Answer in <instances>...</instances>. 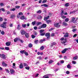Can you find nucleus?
<instances>
[{
    "label": "nucleus",
    "mask_w": 78,
    "mask_h": 78,
    "mask_svg": "<svg viewBox=\"0 0 78 78\" xmlns=\"http://www.w3.org/2000/svg\"><path fill=\"white\" fill-rule=\"evenodd\" d=\"M64 37H69V33L67 32L64 35Z\"/></svg>",
    "instance_id": "5"
},
{
    "label": "nucleus",
    "mask_w": 78,
    "mask_h": 78,
    "mask_svg": "<svg viewBox=\"0 0 78 78\" xmlns=\"http://www.w3.org/2000/svg\"><path fill=\"white\" fill-rule=\"evenodd\" d=\"M45 34L44 33L40 34V35H41V36H44V35H45Z\"/></svg>",
    "instance_id": "60"
},
{
    "label": "nucleus",
    "mask_w": 78,
    "mask_h": 78,
    "mask_svg": "<svg viewBox=\"0 0 78 78\" xmlns=\"http://www.w3.org/2000/svg\"><path fill=\"white\" fill-rule=\"evenodd\" d=\"M34 34L35 36H36L37 35V33L35 32L34 33Z\"/></svg>",
    "instance_id": "61"
},
{
    "label": "nucleus",
    "mask_w": 78,
    "mask_h": 78,
    "mask_svg": "<svg viewBox=\"0 0 78 78\" xmlns=\"http://www.w3.org/2000/svg\"><path fill=\"white\" fill-rule=\"evenodd\" d=\"M5 71H6V72H7V73H9V71L8 69H5Z\"/></svg>",
    "instance_id": "53"
},
{
    "label": "nucleus",
    "mask_w": 78,
    "mask_h": 78,
    "mask_svg": "<svg viewBox=\"0 0 78 78\" xmlns=\"http://www.w3.org/2000/svg\"><path fill=\"white\" fill-rule=\"evenodd\" d=\"M47 27V24H43L42 25L39 26L38 29H41V28H45Z\"/></svg>",
    "instance_id": "1"
},
{
    "label": "nucleus",
    "mask_w": 78,
    "mask_h": 78,
    "mask_svg": "<svg viewBox=\"0 0 78 78\" xmlns=\"http://www.w3.org/2000/svg\"><path fill=\"white\" fill-rule=\"evenodd\" d=\"M28 47H29V48H31L33 47V45H32V44L31 43H30L28 44Z\"/></svg>",
    "instance_id": "21"
},
{
    "label": "nucleus",
    "mask_w": 78,
    "mask_h": 78,
    "mask_svg": "<svg viewBox=\"0 0 78 78\" xmlns=\"http://www.w3.org/2000/svg\"><path fill=\"white\" fill-rule=\"evenodd\" d=\"M36 24L37 26H38V25H40L42 24V22H37L36 23Z\"/></svg>",
    "instance_id": "13"
},
{
    "label": "nucleus",
    "mask_w": 78,
    "mask_h": 78,
    "mask_svg": "<svg viewBox=\"0 0 78 78\" xmlns=\"http://www.w3.org/2000/svg\"><path fill=\"white\" fill-rule=\"evenodd\" d=\"M46 22L47 23H48H48H50V22H51V21L50 20H47L46 21Z\"/></svg>",
    "instance_id": "24"
},
{
    "label": "nucleus",
    "mask_w": 78,
    "mask_h": 78,
    "mask_svg": "<svg viewBox=\"0 0 78 78\" xmlns=\"http://www.w3.org/2000/svg\"><path fill=\"white\" fill-rule=\"evenodd\" d=\"M25 50L21 51H20V53H21L22 54L25 53Z\"/></svg>",
    "instance_id": "26"
},
{
    "label": "nucleus",
    "mask_w": 78,
    "mask_h": 78,
    "mask_svg": "<svg viewBox=\"0 0 78 78\" xmlns=\"http://www.w3.org/2000/svg\"><path fill=\"white\" fill-rule=\"evenodd\" d=\"M60 63L61 64H63L64 62V61L62 60H61L60 61Z\"/></svg>",
    "instance_id": "47"
},
{
    "label": "nucleus",
    "mask_w": 78,
    "mask_h": 78,
    "mask_svg": "<svg viewBox=\"0 0 78 78\" xmlns=\"http://www.w3.org/2000/svg\"><path fill=\"white\" fill-rule=\"evenodd\" d=\"M78 59V56H76L73 57V60H76Z\"/></svg>",
    "instance_id": "20"
},
{
    "label": "nucleus",
    "mask_w": 78,
    "mask_h": 78,
    "mask_svg": "<svg viewBox=\"0 0 78 78\" xmlns=\"http://www.w3.org/2000/svg\"><path fill=\"white\" fill-rule=\"evenodd\" d=\"M38 42H39V40H35L34 41V42L35 43V44H37Z\"/></svg>",
    "instance_id": "49"
},
{
    "label": "nucleus",
    "mask_w": 78,
    "mask_h": 78,
    "mask_svg": "<svg viewBox=\"0 0 78 78\" xmlns=\"http://www.w3.org/2000/svg\"><path fill=\"white\" fill-rule=\"evenodd\" d=\"M54 61L53 60H50V61H49V64H51V63H53V62Z\"/></svg>",
    "instance_id": "36"
},
{
    "label": "nucleus",
    "mask_w": 78,
    "mask_h": 78,
    "mask_svg": "<svg viewBox=\"0 0 78 78\" xmlns=\"http://www.w3.org/2000/svg\"><path fill=\"white\" fill-rule=\"evenodd\" d=\"M50 34L49 33H46V34H45V36L46 37H48V36H50Z\"/></svg>",
    "instance_id": "18"
},
{
    "label": "nucleus",
    "mask_w": 78,
    "mask_h": 78,
    "mask_svg": "<svg viewBox=\"0 0 78 78\" xmlns=\"http://www.w3.org/2000/svg\"><path fill=\"white\" fill-rule=\"evenodd\" d=\"M76 12V11H72L71 12H70V14H73L74 13H75Z\"/></svg>",
    "instance_id": "31"
},
{
    "label": "nucleus",
    "mask_w": 78,
    "mask_h": 78,
    "mask_svg": "<svg viewBox=\"0 0 78 78\" xmlns=\"http://www.w3.org/2000/svg\"><path fill=\"white\" fill-rule=\"evenodd\" d=\"M42 18V17L41 16H40L38 19H41Z\"/></svg>",
    "instance_id": "63"
},
{
    "label": "nucleus",
    "mask_w": 78,
    "mask_h": 78,
    "mask_svg": "<svg viewBox=\"0 0 78 78\" xmlns=\"http://www.w3.org/2000/svg\"><path fill=\"white\" fill-rule=\"evenodd\" d=\"M42 12V11H41V10H39L37 12V13H38V14H41Z\"/></svg>",
    "instance_id": "40"
},
{
    "label": "nucleus",
    "mask_w": 78,
    "mask_h": 78,
    "mask_svg": "<svg viewBox=\"0 0 78 78\" xmlns=\"http://www.w3.org/2000/svg\"><path fill=\"white\" fill-rule=\"evenodd\" d=\"M44 48V46H42L40 48V50H43Z\"/></svg>",
    "instance_id": "41"
},
{
    "label": "nucleus",
    "mask_w": 78,
    "mask_h": 78,
    "mask_svg": "<svg viewBox=\"0 0 78 78\" xmlns=\"http://www.w3.org/2000/svg\"><path fill=\"white\" fill-rule=\"evenodd\" d=\"M25 36L26 38H28L29 37V34L28 33H26Z\"/></svg>",
    "instance_id": "19"
},
{
    "label": "nucleus",
    "mask_w": 78,
    "mask_h": 78,
    "mask_svg": "<svg viewBox=\"0 0 78 78\" xmlns=\"http://www.w3.org/2000/svg\"><path fill=\"white\" fill-rule=\"evenodd\" d=\"M31 37H32V38L33 39H34V38L36 37V36L32 34L31 35Z\"/></svg>",
    "instance_id": "50"
},
{
    "label": "nucleus",
    "mask_w": 78,
    "mask_h": 78,
    "mask_svg": "<svg viewBox=\"0 0 78 78\" xmlns=\"http://www.w3.org/2000/svg\"><path fill=\"white\" fill-rule=\"evenodd\" d=\"M20 25L18 24V27H17V29L18 30H20Z\"/></svg>",
    "instance_id": "29"
},
{
    "label": "nucleus",
    "mask_w": 78,
    "mask_h": 78,
    "mask_svg": "<svg viewBox=\"0 0 78 78\" xmlns=\"http://www.w3.org/2000/svg\"><path fill=\"white\" fill-rule=\"evenodd\" d=\"M78 19V18H77L76 19V20H75L73 22V23H76V22H77V20Z\"/></svg>",
    "instance_id": "35"
},
{
    "label": "nucleus",
    "mask_w": 78,
    "mask_h": 78,
    "mask_svg": "<svg viewBox=\"0 0 78 78\" xmlns=\"http://www.w3.org/2000/svg\"><path fill=\"white\" fill-rule=\"evenodd\" d=\"M67 68H68V69H70V68H71V66H70V65L68 64L67 66Z\"/></svg>",
    "instance_id": "33"
},
{
    "label": "nucleus",
    "mask_w": 78,
    "mask_h": 78,
    "mask_svg": "<svg viewBox=\"0 0 78 78\" xmlns=\"http://www.w3.org/2000/svg\"><path fill=\"white\" fill-rule=\"evenodd\" d=\"M20 19L21 20H23V19H25V16H22L20 17Z\"/></svg>",
    "instance_id": "22"
},
{
    "label": "nucleus",
    "mask_w": 78,
    "mask_h": 78,
    "mask_svg": "<svg viewBox=\"0 0 78 78\" xmlns=\"http://www.w3.org/2000/svg\"><path fill=\"white\" fill-rule=\"evenodd\" d=\"M56 43V42H53L51 44V45H50V47H53V45H55Z\"/></svg>",
    "instance_id": "10"
},
{
    "label": "nucleus",
    "mask_w": 78,
    "mask_h": 78,
    "mask_svg": "<svg viewBox=\"0 0 78 78\" xmlns=\"http://www.w3.org/2000/svg\"><path fill=\"white\" fill-rule=\"evenodd\" d=\"M25 69H27V70H29L30 67L28 66V67H26L25 68Z\"/></svg>",
    "instance_id": "58"
},
{
    "label": "nucleus",
    "mask_w": 78,
    "mask_h": 78,
    "mask_svg": "<svg viewBox=\"0 0 78 78\" xmlns=\"http://www.w3.org/2000/svg\"><path fill=\"white\" fill-rule=\"evenodd\" d=\"M15 10H16V9H15V8H13V9H10V11H15Z\"/></svg>",
    "instance_id": "38"
},
{
    "label": "nucleus",
    "mask_w": 78,
    "mask_h": 78,
    "mask_svg": "<svg viewBox=\"0 0 78 78\" xmlns=\"http://www.w3.org/2000/svg\"><path fill=\"white\" fill-rule=\"evenodd\" d=\"M9 27H13L12 24L11 23L10 24Z\"/></svg>",
    "instance_id": "64"
},
{
    "label": "nucleus",
    "mask_w": 78,
    "mask_h": 78,
    "mask_svg": "<svg viewBox=\"0 0 78 78\" xmlns=\"http://www.w3.org/2000/svg\"><path fill=\"white\" fill-rule=\"evenodd\" d=\"M37 58L39 59H40V60H42V57L41 56H39V57H37Z\"/></svg>",
    "instance_id": "34"
},
{
    "label": "nucleus",
    "mask_w": 78,
    "mask_h": 78,
    "mask_svg": "<svg viewBox=\"0 0 78 78\" xmlns=\"http://www.w3.org/2000/svg\"><path fill=\"white\" fill-rule=\"evenodd\" d=\"M75 18L74 17H72L71 18V22H74L75 21Z\"/></svg>",
    "instance_id": "27"
},
{
    "label": "nucleus",
    "mask_w": 78,
    "mask_h": 78,
    "mask_svg": "<svg viewBox=\"0 0 78 78\" xmlns=\"http://www.w3.org/2000/svg\"><path fill=\"white\" fill-rule=\"evenodd\" d=\"M15 8L17 9H19V8H20V6L18 5L16 6H15Z\"/></svg>",
    "instance_id": "54"
},
{
    "label": "nucleus",
    "mask_w": 78,
    "mask_h": 78,
    "mask_svg": "<svg viewBox=\"0 0 78 78\" xmlns=\"http://www.w3.org/2000/svg\"><path fill=\"white\" fill-rule=\"evenodd\" d=\"M65 22H69V19L68 18H67L65 20Z\"/></svg>",
    "instance_id": "32"
},
{
    "label": "nucleus",
    "mask_w": 78,
    "mask_h": 78,
    "mask_svg": "<svg viewBox=\"0 0 78 78\" xmlns=\"http://www.w3.org/2000/svg\"><path fill=\"white\" fill-rule=\"evenodd\" d=\"M68 50H69L68 48H65L64 50H63L62 51V53H63V54L65 53H66V51Z\"/></svg>",
    "instance_id": "4"
},
{
    "label": "nucleus",
    "mask_w": 78,
    "mask_h": 78,
    "mask_svg": "<svg viewBox=\"0 0 78 78\" xmlns=\"http://www.w3.org/2000/svg\"><path fill=\"white\" fill-rule=\"evenodd\" d=\"M36 21H34L32 22V24L33 25H34L36 24Z\"/></svg>",
    "instance_id": "42"
},
{
    "label": "nucleus",
    "mask_w": 78,
    "mask_h": 78,
    "mask_svg": "<svg viewBox=\"0 0 78 78\" xmlns=\"http://www.w3.org/2000/svg\"><path fill=\"white\" fill-rule=\"evenodd\" d=\"M62 25H64V26H67L68 24H67V23H66V22H65V21H64L63 22Z\"/></svg>",
    "instance_id": "16"
},
{
    "label": "nucleus",
    "mask_w": 78,
    "mask_h": 78,
    "mask_svg": "<svg viewBox=\"0 0 78 78\" xmlns=\"http://www.w3.org/2000/svg\"><path fill=\"white\" fill-rule=\"evenodd\" d=\"M6 25L3 24L0 25L1 27H2V28H6Z\"/></svg>",
    "instance_id": "6"
},
{
    "label": "nucleus",
    "mask_w": 78,
    "mask_h": 78,
    "mask_svg": "<svg viewBox=\"0 0 78 78\" xmlns=\"http://www.w3.org/2000/svg\"><path fill=\"white\" fill-rule=\"evenodd\" d=\"M10 17L12 19H13V18H15L16 17V16L14 15H12L10 16Z\"/></svg>",
    "instance_id": "17"
},
{
    "label": "nucleus",
    "mask_w": 78,
    "mask_h": 78,
    "mask_svg": "<svg viewBox=\"0 0 78 78\" xmlns=\"http://www.w3.org/2000/svg\"><path fill=\"white\" fill-rule=\"evenodd\" d=\"M61 17H62V19H66V16H61Z\"/></svg>",
    "instance_id": "44"
},
{
    "label": "nucleus",
    "mask_w": 78,
    "mask_h": 78,
    "mask_svg": "<svg viewBox=\"0 0 78 78\" xmlns=\"http://www.w3.org/2000/svg\"><path fill=\"white\" fill-rule=\"evenodd\" d=\"M44 7H48V5L45 4H44Z\"/></svg>",
    "instance_id": "59"
},
{
    "label": "nucleus",
    "mask_w": 78,
    "mask_h": 78,
    "mask_svg": "<svg viewBox=\"0 0 78 78\" xmlns=\"http://www.w3.org/2000/svg\"><path fill=\"white\" fill-rule=\"evenodd\" d=\"M39 41L40 42L42 43V42H43L44 41H45V39H44L43 40H41Z\"/></svg>",
    "instance_id": "30"
},
{
    "label": "nucleus",
    "mask_w": 78,
    "mask_h": 78,
    "mask_svg": "<svg viewBox=\"0 0 78 78\" xmlns=\"http://www.w3.org/2000/svg\"><path fill=\"white\" fill-rule=\"evenodd\" d=\"M1 34H2V35H4V34H5V32H4V31H2L1 32Z\"/></svg>",
    "instance_id": "56"
},
{
    "label": "nucleus",
    "mask_w": 78,
    "mask_h": 78,
    "mask_svg": "<svg viewBox=\"0 0 78 78\" xmlns=\"http://www.w3.org/2000/svg\"><path fill=\"white\" fill-rule=\"evenodd\" d=\"M19 16H22L23 15V13L22 12H20L19 13Z\"/></svg>",
    "instance_id": "48"
},
{
    "label": "nucleus",
    "mask_w": 78,
    "mask_h": 78,
    "mask_svg": "<svg viewBox=\"0 0 78 78\" xmlns=\"http://www.w3.org/2000/svg\"><path fill=\"white\" fill-rule=\"evenodd\" d=\"M5 44L6 46H9L11 45V42H7Z\"/></svg>",
    "instance_id": "11"
},
{
    "label": "nucleus",
    "mask_w": 78,
    "mask_h": 78,
    "mask_svg": "<svg viewBox=\"0 0 78 78\" xmlns=\"http://www.w3.org/2000/svg\"><path fill=\"white\" fill-rule=\"evenodd\" d=\"M19 67L20 69H23V65L22 63L20 64Z\"/></svg>",
    "instance_id": "7"
},
{
    "label": "nucleus",
    "mask_w": 78,
    "mask_h": 78,
    "mask_svg": "<svg viewBox=\"0 0 78 78\" xmlns=\"http://www.w3.org/2000/svg\"><path fill=\"white\" fill-rule=\"evenodd\" d=\"M51 36L52 37H53V36H55V33H52Z\"/></svg>",
    "instance_id": "55"
},
{
    "label": "nucleus",
    "mask_w": 78,
    "mask_h": 78,
    "mask_svg": "<svg viewBox=\"0 0 78 78\" xmlns=\"http://www.w3.org/2000/svg\"><path fill=\"white\" fill-rule=\"evenodd\" d=\"M61 11V15H63L64 14V10H62Z\"/></svg>",
    "instance_id": "52"
},
{
    "label": "nucleus",
    "mask_w": 78,
    "mask_h": 78,
    "mask_svg": "<svg viewBox=\"0 0 78 78\" xmlns=\"http://www.w3.org/2000/svg\"><path fill=\"white\" fill-rule=\"evenodd\" d=\"M22 27H23V28H26V27H27V24H22Z\"/></svg>",
    "instance_id": "23"
},
{
    "label": "nucleus",
    "mask_w": 78,
    "mask_h": 78,
    "mask_svg": "<svg viewBox=\"0 0 78 78\" xmlns=\"http://www.w3.org/2000/svg\"><path fill=\"white\" fill-rule=\"evenodd\" d=\"M54 26L55 27H57V28L60 27V26H61L59 23H55L54 24Z\"/></svg>",
    "instance_id": "2"
},
{
    "label": "nucleus",
    "mask_w": 78,
    "mask_h": 78,
    "mask_svg": "<svg viewBox=\"0 0 78 78\" xmlns=\"http://www.w3.org/2000/svg\"><path fill=\"white\" fill-rule=\"evenodd\" d=\"M1 10L3 12H5V10L4 8H1L0 9V10Z\"/></svg>",
    "instance_id": "45"
},
{
    "label": "nucleus",
    "mask_w": 78,
    "mask_h": 78,
    "mask_svg": "<svg viewBox=\"0 0 78 78\" xmlns=\"http://www.w3.org/2000/svg\"><path fill=\"white\" fill-rule=\"evenodd\" d=\"M10 72L11 73L13 74L14 73V70L13 69H11L10 70Z\"/></svg>",
    "instance_id": "14"
},
{
    "label": "nucleus",
    "mask_w": 78,
    "mask_h": 78,
    "mask_svg": "<svg viewBox=\"0 0 78 78\" xmlns=\"http://www.w3.org/2000/svg\"><path fill=\"white\" fill-rule=\"evenodd\" d=\"M24 54L25 55H26V56H28V53L25 51V52H24Z\"/></svg>",
    "instance_id": "51"
},
{
    "label": "nucleus",
    "mask_w": 78,
    "mask_h": 78,
    "mask_svg": "<svg viewBox=\"0 0 78 78\" xmlns=\"http://www.w3.org/2000/svg\"><path fill=\"white\" fill-rule=\"evenodd\" d=\"M5 49L6 50H9V48L8 47H5Z\"/></svg>",
    "instance_id": "39"
},
{
    "label": "nucleus",
    "mask_w": 78,
    "mask_h": 78,
    "mask_svg": "<svg viewBox=\"0 0 78 78\" xmlns=\"http://www.w3.org/2000/svg\"><path fill=\"white\" fill-rule=\"evenodd\" d=\"M1 57L3 59H5V58H6V57H5V55H4L3 54H1Z\"/></svg>",
    "instance_id": "8"
},
{
    "label": "nucleus",
    "mask_w": 78,
    "mask_h": 78,
    "mask_svg": "<svg viewBox=\"0 0 78 78\" xmlns=\"http://www.w3.org/2000/svg\"><path fill=\"white\" fill-rule=\"evenodd\" d=\"M49 75V74L43 76V78H49V76H48Z\"/></svg>",
    "instance_id": "12"
},
{
    "label": "nucleus",
    "mask_w": 78,
    "mask_h": 78,
    "mask_svg": "<svg viewBox=\"0 0 78 78\" xmlns=\"http://www.w3.org/2000/svg\"><path fill=\"white\" fill-rule=\"evenodd\" d=\"M44 31V30H40V33H43Z\"/></svg>",
    "instance_id": "43"
},
{
    "label": "nucleus",
    "mask_w": 78,
    "mask_h": 78,
    "mask_svg": "<svg viewBox=\"0 0 78 78\" xmlns=\"http://www.w3.org/2000/svg\"><path fill=\"white\" fill-rule=\"evenodd\" d=\"M50 17V16H47V17H45L44 18V20L45 21H46V20H48V19H49V18Z\"/></svg>",
    "instance_id": "15"
},
{
    "label": "nucleus",
    "mask_w": 78,
    "mask_h": 78,
    "mask_svg": "<svg viewBox=\"0 0 78 78\" xmlns=\"http://www.w3.org/2000/svg\"><path fill=\"white\" fill-rule=\"evenodd\" d=\"M23 64L24 67H27V66H28V64H27L26 63H23Z\"/></svg>",
    "instance_id": "25"
},
{
    "label": "nucleus",
    "mask_w": 78,
    "mask_h": 78,
    "mask_svg": "<svg viewBox=\"0 0 78 78\" xmlns=\"http://www.w3.org/2000/svg\"><path fill=\"white\" fill-rule=\"evenodd\" d=\"M22 35H24L26 34V32L23 30H22L20 31Z\"/></svg>",
    "instance_id": "3"
},
{
    "label": "nucleus",
    "mask_w": 78,
    "mask_h": 78,
    "mask_svg": "<svg viewBox=\"0 0 78 78\" xmlns=\"http://www.w3.org/2000/svg\"><path fill=\"white\" fill-rule=\"evenodd\" d=\"M2 64L3 66H4L5 67H7V64H6L4 62H2Z\"/></svg>",
    "instance_id": "9"
},
{
    "label": "nucleus",
    "mask_w": 78,
    "mask_h": 78,
    "mask_svg": "<svg viewBox=\"0 0 78 78\" xmlns=\"http://www.w3.org/2000/svg\"><path fill=\"white\" fill-rule=\"evenodd\" d=\"M69 6V3H66L65 5V6H66V7H68Z\"/></svg>",
    "instance_id": "28"
},
{
    "label": "nucleus",
    "mask_w": 78,
    "mask_h": 78,
    "mask_svg": "<svg viewBox=\"0 0 78 78\" xmlns=\"http://www.w3.org/2000/svg\"><path fill=\"white\" fill-rule=\"evenodd\" d=\"M72 64H76V62L75 61H72Z\"/></svg>",
    "instance_id": "46"
},
{
    "label": "nucleus",
    "mask_w": 78,
    "mask_h": 78,
    "mask_svg": "<svg viewBox=\"0 0 78 78\" xmlns=\"http://www.w3.org/2000/svg\"><path fill=\"white\" fill-rule=\"evenodd\" d=\"M66 41H62L61 42L62 44H65L66 43Z\"/></svg>",
    "instance_id": "62"
},
{
    "label": "nucleus",
    "mask_w": 78,
    "mask_h": 78,
    "mask_svg": "<svg viewBox=\"0 0 78 78\" xmlns=\"http://www.w3.org/2000/svg\"><path fill=\"white\" fill-rule=\"evenodd\" d=\"M66 73L67 74V75H69V74H70V72L68 71H67L66 72Z\"/></svg>",
    "instance_id": "57"
},
{
    "label": "nucleus",
    "mask_w": 78,
    "mask_h": 78,
    "mask_svg": "<svg viewBox=\"0 0 78 78\" xmlns=\"http://www.w3.org/2000/svg\"><path fill=\"white\" fill-rule=\"evenodd\" d=\"M17 40H18V38H16L14 39V41L15 42H16L17 41Z\"/></svg>",
    "instance_id": "37"
}]
</instances>
